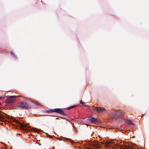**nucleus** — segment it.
<instances>
[{
    "label": "nucleus",
    "mask_w": 149,
    "mask_h": 149,
    "mask_svg": "<svg viewBox=\"0 0 149 149\" xmlns=\"http://www.w3.org/2000/svg\"><path fill=\"white\" fill-rule=\"evenodd\" d=\"M125 113V112L123 110H118L114 111L111 113V116L112 118L116 119L120 118L123 116Z\"/></svg>",
    "instance_id": "1"
},
{
    "label": "nucleus",
    "mask_w": 149,
    "mask_h": 149,
    "mask_svg": "<svg viewBox=\"0 0 149 149\" xmlns=\"http://www.w3.org/2000/svg\"><path fill=\"white\" fill-rule=\"evenodd\" d=\"M18 107L22 109H30L31 108V106L29 104L25 102H22L17 106Z\"/></svg>",
    "instance_id": "2"
},
{
    "label": "nucleus",
    "mask_w": 149,
    "mask_h": 149,
    "mask_svg": "<svg viewBox=\"0 0 149 149\" xmlns=\"http://www.w3.org/2000/svg\"><path fill=\"white\" fill-rule=\"evenodd\" d=\"M47 112L49 113L52 112H56L64 116L65 115V113L60 108L49 109L47 111Z\"/></svg>",
    "instance_id": "3"
},
{
    "label": "nucleus",
    "mask_w": 149,
    "mask_h": 149,
    "mask_svg": "<svg viewBox=\"0 0 149 149\" xmlns=\"http://www.w3.org/2000/svg\"><path fill=\"white\" fill-rule=\"evenodd\" d=\"M16 96H10L7 97L6 99V102L7 103H10L13 102L16 97Z\"/></svg>",
    "instance_id": "4"
},
{
    "label": "nucleus",
    "mask_w": 149,
    "mask_h": 149,
    "mask_svg": "<svg viewBox=\"0 0 149 149\" xmlns=\"http://www.w3.org/2000/svg\"><path fill=\"white\" fill-rule=\"evenodd\" d=\"M95 111H97L98 113H100L106 110V109L103 107H95L94 109Z\"/></svg>",
    "instance_id": "5"
},
{
    "label": "nucleus",
    "mask_w": 149,
    "mask_h": 149,
    "mask_svg": "<svg viewBox=\"0 0 149 149\" xmlns=\"http://www.w3.org/2000/svg\"><path fill=\"white\" fill-rule=\"evenodd\" d=\"M89 121L90 122L92 123H95V124H98L99 122L97 119L91 117L89 119Z\"/></svg>",
    "instance_id": "6"
},
{
    "label": "nucleus",
    "mask_w": 149,
    "mask_h": 149,
    "mask_svg": "<svg viewBox=\"0 0 149 149\" xmlns=\"http://www.w3.org/2000/svg\"><path fill=\"white\" fill-rule=\"evenodd\" d=\"M15 122L18 124L20 126V127L23 129H25V128L26 127V126L25 125L22 124V123H20L19 121L16 120H15Z\"/></svg>",
    "instance_id": "7"
},
{
    "label": "nucleus",
    "mask_w": 149,
    "mask_h": 149,
    "mask_svg": "<svg viewBox=\"0 0 149 149\" xmlns=\"http://www.w3.org/2000/svg\"><path fill=\"white\" fill-rule=\"evenodd\" d=\"M124 148L125 149H135L133 147H130L128 145H124Z\"/></svg>",
    "instance_id": "8"
},
{
    "label": "nucleus",
    "mask_w": 149,
    "mask_h": 149,
    "mask_svg": "<svg viewBox=\"0 0 149 149\" xmlns=\"http://www.w3.org/2000/svg\"><path fill=\"white\" fill-rule=\"evenodd\" d=\"M93 146L97 149H98L100 147L98 146V144L97 143H95V144L93 145Z\"/></svg>",
    "instance_id": "9"
},
{
    "label": "nucleus",
    "mask_w": 149,
    "mask_h": 149,
    "mask_svg": "<svg viewBox=\"0 0 149 149\" xmlns=\"http://www.w3.org/2000/svg\"><path fill=\"white\" fill-rule=\"evenodd\" d=\"M126 123L130 125H134V124L132 123V121L131 120H127Z\"/></svg>",
    "instance_id": "10"
},
{
    "label": "nucleus",
    "mask_w": 149,
    "mask_h": 149,
    "mask_svg": "<svg viewBox=\"0 0 149 149\" xmlns=\"http://www.w3.org/2000/svg\"><path fill=\"white\" fill-rule=\"evenodd\" d=\"M77 107V105H73V106H70L69 107H68L67 109L68 110H70V109H72V108L74 107Z\"/></svg>",
    "instance_id": "11"
},
{
    "label": "nucleus",
    "mask_w": 149,
    "mask_h": 149,
    "mask_svg": "<svg viewBox=\"0 0 149 149\" xmlns=\"http://www.w3.org/2000/svg\"><path fill=\"white\" fill-rule=\"evenodd\" d=\"M32 102L37 106L40 105V104L38 102H36L34 101H33Z\"/></svg>",
    "instance_id": "12"
},
{
    "label": "nucleus",
    "mask_w": 149,
    "mask_h": 149,
    "mask_svg": "<svg viewBox=\"0 0 149 149\" xmlns=\"http://www.w3.org/2000/svg\"><path fill=\"white\" fill-rule=\"evenodd\" d=\"M26 127L28 128H30L31 129V130H32V129H34V131H35V132H36V130H37L38 129L37 128H32L30 126H26Z\"/></svg>",
    "instance_id": "13"
},
{
    "label": "nucleus",
    "mask_w": 149,
    "mask_h": 149,
    "mask_svg": "<svg viewBox=\"0 0 149 149\" xmlns=\"http://www.w3.org/2000/svg\"><path fill=\"white\" fill-rule=\"evenodd\" d=\"M19 97H21L22 98H21V99H22V100H24L27 98V97H21V96H19Z\"/></svg>",
    "instance_id": "14"
},
{
    "label": "nucleus",
    "mask_w": 149,
    "mask_h": 149,
    "mask_svg": "<svg viewBox=\"0 0 149 149\" xmlns=\"http://www.w3.org/2000/svg\"><path fill=\"white\" fill-rule=\"evenodd\" d=\"M10 54L13 57H15V55L14 54L13 52H11Z\"/></svg>",
    "instance_id": "15"
},
{
    "label": "nucleus",
    "mask_w": 149,
    "mask_h": 149,
    "mask_svg": "<svg viewBox=\"0 0 149 149\" xmlns=\"http://www.w3.org/2000/svg\"><path fill=\"white\" fill-rule=\"evenodd\" d=\"M80 103L82 104H84L85 103V102L83 101H82V100H81L80 101Z\"/></svg>",
    "instance_id": "16"
},
{
    "label": "nucleus",
    "mask_w": 149,
    "mask_h": 149,
    "mask_svg": "<svg viewBox=\"0 0 149 149\" xmlns=\"http://www.w3.org/2000/svg\"><path fill=\"white\" fill-rule=\"evenodd\" d=\"M66 139L69 140V141H71V142H72V140L71 139L67 138Z\"/></svg>",
    "instance_id": "17"
},
{
    "label": "nucleus",
    "mask_w": 149,
    "mask_h": 149,
    "mask_svg": "<svg viewBox=\"0 0 149 149\" xmlns=\"http://www.w3.org/2000/svg\"><path fill=\"white\" fill-rule=\"evenodd\" d=\"M0 119H3V116L1 114H0Z\"/></svg>",
    "instance_id": "18"
},
{
    "label": "nucleus",
    "mask_w": 149,
    "mask_h": 149,
    "mask_svg": "<svg viewBox=\"0 0 149 149\" xmlns=\"http://www.w3.org/2000/svg\"><path fill=\"white\" fill-rule=\"evenodd\" d=\"M3 97L2 96H0V100H1L2 98ZM1 104V103L0 102V105Z\"/></svg>",
    "instance_id": "19"
},
{
    "label": "nucleus",
    "mask_w": 149,
    "mask_h": 149,
    "mask_svg": "<svg viewBox=\"0 0 149 149\" xmlns=\"http://www.w3.org/2000/svg\"><path fill=\"white\" fill-rule=\"evenodd\" d=\"M41 130L40 129H39V131H40Z\"/></svg>",
    "instance_id": "20"
},
{
    "label": "nucleus",
    "mask_w": 149,
    "mask_h": 149,
    "mask_svg": "<svg viewBox=\"0 0 149 149\" xmlns=\"http://www.w3.org/2000/svg\"><path fill=\"white\" fill-rule=\"evenodd\" d=\"M56 119H58V118H56Z\"/></svg>",
    "instance_id": "21"
}]
</instances>
